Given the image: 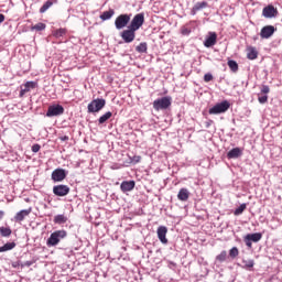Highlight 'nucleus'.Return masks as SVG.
Returning a JSON list of instances; mask_svg holds the SVG:
<instances>
[{"instance_id":"obj_44","label":"nucleus","mask_w":282,"mask_h":282,"mask_svg":"<svg viewBox=\"0 0 282 282\" xmlns=\"http://www.w3.org/2000/svg\"><path fill=\"white\" fill-rule=\"evenodd\" d=\"M59 140L62 142H67V140H69V137L68 135H64V137H61Z\"/></svg>"},{"instance_id":"obj_2","label":"nucleus","mask_w":282,"mask_h":282,"mask_svg":"<svg viewBox=\"0 0 282 282\" xmlns=\"http://www.w3.org/2000/svg\"><path fill=\"white\" fill-rule=\"evenodd\" d=\"M172 98L170 96H165L162 98H158L153 101V109L155 111H166L169 107H171Z\"/></svg>"},{"instance_id":"obj_27","label":"nucleus","mask_w":282,"mask_h":282,"mask_svg":"<svg viewBox=\"0 0 282 282\" xmlns=\"http://www.w3.org/2000/svg\"><path fill=\"white\" fill-rule=\"evenodd\" d=\"M46 28L47 25L45 23L39 22L37 24L31 26V32H43V30Z\"/></svg>"},{"instance_id":"obj_39","label":"nucleus","mask_w":282,"mask_h":282,"mask_svg":"<svg viewBox=\"0 0 282 282\" xmlns=\"http://www.w3.org/2000/svg\"><path fill=\"white\" fill-rule=\"evenodd\" d=\"M181 34H183V36H188L191 34V29L187 26H182Z\"/></svg>"},{"instance_id":"obj_22","label":"nucleus","mask_w":282,"mask_h":282,"mask_svg":"<svg viewBox=\"0 0 282 282\" xmlns=\"http://www.w3.org/2000/svg\"><path fill=\"white\" fill-rule=\"evenodd\" d=\"M116 14V11L113 9H110L108 11H104L102 14H100L101 21H109Z\"/></svg>"},{"instance_id":"obj_28","label":"nucleus","mask_w":282,"mask_h":282,"mask_svg":"<svg viewBox=\"0 0 282 282\" xmlns=\"http://www.w3.org/2000/svg\"><path fill=\"white\" fill-rule=\"evenodd\" d=\"M54 224H67V216L63 215V214H59V215H56L53 219Z\"/></svg>"},{"instance_id":"obj_9","label":"nucleus","mask_w":282,"mask_h":282,"mask_svg":"<svg viewBox=\"0 0 282 282\" xmlns=\"http://www.w3.org/2000/svg\"><path fill=\"white\" fill-rule=\"evenodd\" d=\"M141 25H144V13L135 14L130 23V28L137 32Z\"/></svg>"},{"instance_id":"obj_35","label":"nucleus","mask_w":282,"mask_h":282,"mask_svg":"<svg viewBox=\"0 0 282 282\" xmlns=\"http://www.w3.org/2000/svg\"><path fill=\"white\" fill-rule=\"evenodd\" d=\"M229 257H230V259H237L239 257V248L232 247L229 250Z\"/></svg>"},{"instance_id":"obj_38","label":"nucleus","mask_w":282,"mask_h":282,"mask_svg":"<svg viewBox=\"0 0 282 282\" xmlns=\"http://www.w3.org/2000/svg\"><path fill=\"white\" fill-rule=\"evenodd\" d=\"M258 102H260V105H265V102H268V95H259Z\"/></svg>"},{"instance_id":"obj_1","label":"nucleus","mask_w":282,"mask_h":282,"mask_svg":"<svg viewBox=\"0 0 282 282\" xmlns=\"http://www.w3.org/2000/svg\"><path fill=\"white\" fill-rule=\"evenodd\" d=\"M65 237H67V231L65 229L56 230L52 232L46 240V246L48 248H54V246H58V243H61V240L65 239Z\"/></svg>"},{"instance_id":"obj_13","label":"nucleus","mask_w":282,"mask_h":282,"mask_svg":"<svg viewBox=\"0 0 282 282\" xmlns=\"http://www.w3.org/2000/svg\"><path fill=\"white\" fill-rule=\"evenodd\" d=\"M276 14H279V11L272 4L264 7L262 10V17H264V19H274Z\"/></svg>"},{"instance_id":"obj_14","label":"nucleus","mask_w":282,"mask_h":282,"mask_svg":"<svg viewBox=\"0 0 282 282\" xmlns=\"http://www.w3.org/2000/svg\"><path fill=\"white\" fill-rule=\"evenodd\" d=\"M169 232V228L166 226H160L156 230L158 239L163 243V246H166L169 243V239L166 238V234Z\"/></svg>"},{"instance_id":"obj_25","label":"nucleus","mask_w":282,"mask_h":282,"mask_svg":"<svg viewBox=\"0 0 282 282\" xmlns=\"http://www.w3.org/2000/svg\"><path fill=\"white\" fill-rule=\"evenodd\" d=\"M259 56V53L257 52V48L250 47L247 53V58L249 61H256V58Z\"/></svg>"},{"instance_id":"obj_17","label":"nucleus","mask_w":282,"mask_h":282,"mask_svg":"<svg viewBox=\"0 0 282 282\" xmlns=\"http://www.w3.org/2000/svg\"><path fill=\"white\" fill-rule=\"evenodd\" d=\"M204 45L206 47H213V46L217 45V33L209 32L208 36L204 41Z\"/></svg>"},{"instance_id":"obj_42","label":"nucleus","mask_w":282,"mask_h":282,"mask_svg":"<svg viewBox=\"0 0 282 282\" xmlns=\"http://www.w3.org/2000/svg\"><path fill=\"white\" fill-rule=\"evenodd\" d=\"M141 160H142V156H140V155H134V156L131 159V162H132L133 164H138Z\"/></svg>"},{"instance_id":"obj_37","label":"nucleus","mask_w":282,"mask_h":282,"mask_svg":"<svg viewBox=\"0 0 282 282\" xmlns=\"http://www.w3.org/2000/svg\"><path fill=\"white\" fill-rule=\"evenodd\" d=\"M260 94L268 96V94H270V86L268 85H262L261 89H260Z\"/></svg>"},{"instance_id":"obj_26","label":"nucleus","mask_w":282,"mask_h":282,"mask_svg":"<svg viewBox=\"0 0 282 282\" xmlns=\"http://www.w3.org/2000/svg\"><path fill=\"white\" fill-rule=\"evenodd\" d=\"M147 50H149V45L147 44V42H141L135 47V52H138L139 54H147Z\"/></svg>"},{"instance_id":"obj_46","label":"nucleus","mask_w":282,"mask_h":282,"mask_svg":"<svg viewBox=\"0 0 282 282\" xmlns=\"http://www.w3.org/2000/svg\"><path fill=\"white\" fill-rule=\"evenodd\" d=\"M6 21V15L3 13H0V23H3Z\"/></svg>"},{"instance_id":"obj_11","label":"nucleus","mask_w":282,"mask_h":282,"mask_svg":"<svg viewBox=\"0 0 282 282\" xmlns=\"http://www.w3.org/2000/svg\"><path fill=\"white\" fill-rule=\"evenodd\" d=\"M66 177L67 171L61 167L55 169L51 174V180H53V182H63V180H65Z\"/></svg>"},{"instance_id":"obj_40","label":"nucleus","mask_w":282,"mask_h":282,"mask_svg":"<svg viewBox=\"0 0 282 282\" xmlns=\"http://www.w3.org/2000/svg\"><path fill=\"white\" fill-rule=\"evenodd\" d=\"M31 151L33 153H39L41 151V144H39V143L33 144L31 148Z\"/></svg>"},{"instance_id":"obj_43","label":"nucleus","mask_w":282,"mask_h":282,"mask_svg":"<svg viewBox=\"0 0 282 282\" xmlns=\"http://www.w3.org/2000/svg\"><path fill=\"white\" fill-rule=\"evenodd\" d=\"M214 121L212 119H208L207 121H205V127L206 129H210V127H213Z\"/></svg>"},{"instance_id":"obj_4","label":"nucleus","mask_w":282,"mask_h":282,"mask_svg":"<svg viewBox=\"0 0 282 282\" xmlns=\"http://www.w3.org/2000/svg\"><path fill=\"white\" fill-rule=\"evenodd\" d=\"M105 105H107V100L104 98L91 100L87 106L88 113H98V111H102V109H105Z\"/></svg>"},{"instance_id":"obj_8","label":"nucleus","mask_w":282,"mask_h":282,"mask_svg":"<svg viewBox=\"0 0 282 282\" xmlns=\"http://www.w3.org/2000/svg\"><path fill=\"white\" fill-rule=\"evenodd\" d=\"M135 30L131 29V26H129V29L123 30L121 32V39L124 43H133V41H135Z\"/></svg>"},{"instance_id":"obj_23","label":"nucleus","mask_w":282,"mask_h":282,"mask_svg":"<svg viewBox=\"0 0 282 282\" xmlns=\"http://www.w3.org/2000/svg\"><path fill=\"white\" fill-rule=\"evenodd\" d=\"M252 268H254V260H242V270H249V272H252Z\"/></svg>"},{"instance_id":"obj_45","label":"nucleus","mask_w":282,"mask_h":282,"mask_svg":"<svg viewBox=\"0 0 282 282\" xmlns=\"http://www.w3.org/2000/svg\"><path fill=\"white\" fill-rule=\"evenodd\" d=\"M33 263H34V262H32V261H25V262H24V265H25L26 268H30L31 265H33Z\"/></svg>"},{"instance_id":"obj_34","label":"nucleus","mask_w":282,"mask_h":282,"mask_svg":"<svg viewBox=\"0 0 282 282\" xmlns=\"http://www.w3.org/2000/svg\"><path fill=\"white\" fill-rule=\"evenodd\" d=\"M0 235L2 237H10V235H12V229H10V227H0Z\"/></svg>"},{"instance_id":"obj_31","label":"nucleus","mask_w":282,"mask_h":282,"mask_svg":"<svg viewBox=\"0 0 282 282\" xmlns=\"http://www.w3.org/2000/svg\"><path fill=\"white\" fill-rule=\"evenodd\" d=\"M226 259H228V252L226 250H223L218 256H216V261H218V263H224Z\"/></svg>"},{"instance_id":"obj_32","label":"nucleus","mask_w":282,"mask_h":282,"mask_svg":"<svg viewBox=\"0 0 282 282\" xmlns=\"http://www.w3.org/2000/svg\"><path fill=\"white\" fill-rule=\"evenodd\" d=\"M65 34H67L66 29H58L53 32V36H55V39H62V36H65Z\"/></svg>"},{"instance_id":"obj_7","label":"nucleus","mask_w":282,"mask_h":282,"mask_svg":"<svg viewBox=\"0 0 282 282\" xmlns=\"http://www.w3.org/2000/svg\"><path fill=\"white\" fill-rule=\"evenodd\" d=\"M263 235L261 232H256V234H248L245 237V243L247 248H252V242L253 243H259V240L262 239Z\"/></svg>"},{"instance_id":"obj_19","label":"nucleus","mask_w":282,"mask_h":282,"mask_svg":"<svg viewBox=\"0 0 282 282\" xmlns=\"http://www.w3.org/2000/svg\"><path fill=\"white\" fill-rule=\"evenodd\" d=\"M30 213H32V207H30L29 209H22L18 212L14 216V221H23V219H25L30 215Z\"/></svg>"},{"instance_id":"obj_36","label":"nucleus","mask_w":282,"mask_h":282,"mask_svg":"<svg viewBox=\"0 0 282 282\" xmlns=\"http://www.w3.org/2000/svg\"><path fill=\"white\" fill-rule=\"evenodd\" d=\"M246 203L241 204L239 207H237L234 212V215L239 216L242 215L243 210H246Z\"/></svg>"},{"instance_id":"obj_33","label":"nucleus","mask_w":282,"mask_h":282,"mask_svg":"<svg viewBox=\"0 0 282 282\" xmlns=\"http://www.w3.org/2000/svg\"><path fill=\"white\" fill-rule=\"evenodd\" d=\"M54 6V2H52L51 0L46 1L41 8H40V13L44 14V12H47V10H50V7Z\"/></svg>"},{"instance_id":"obj_47","label":"nucleus","mask_w":282,"mask_h":282,"mask_svg":"<svg viewBox=\"0 0 282 282\" xmlns=\"http://www.w3.org/2000/svg\"><path fill=\"white\" fill-rule=\"evenodd\" d=\"M6 215L3 210H0V219Z\"/></svg>"},{"instance_id":"obj_3","label":"nucleus","mask_w":282,"mask_h":282,"mask_svg":"<svg viewBox=\"0 0 282 282\" xmlns=\"http://www.w3.org/2000/svg\"><path fill=\"white\" fill-rule=\"evenodd\" d=\"M230 109V101L224 100L209 108L208 113L210 116H219V113H226Z\"/></svg>"},{"instance_id":"obj_29","label":"nucleus","mask_w":282,"mask_h":282,"mask_svg":"<svg viewBox=\"0 0 282 282\" xmlns=\"http://www.w3.org/2000/svg\"><path fill=\"white\" fill-rule=\"evenodd\" d=\"M111 116H113V113L111 111H107L101 117H99L98 123L99 124H105V122H107V120H109L111 118Z\"/></svg>"},{"instance_id":"obj_18","label":"nucleus","mask_w":282,"mask_h":282,"mask_svg":"<svg viewBox=\"0 0 282 282\" xmlns=\"http://www.w3.org/2000/svg\"><path fill=\"white\" fill-rule=\"evenodd\" d=\"M135 188V181H123L120 184V189L122 193H130V191H133Z\"/></svg>"},{"instance_id":"obj_24","label":"nucleus","mask_w":282,"mask_h":282,"mask_svg":"<svg viewBox=\"0 0 282 282\" xmlns=\"http://www.w3.org/2000/svg\"><path fill=\"white\" fill-rule=\"evenodd\" d=\"M14 248H17V242H7L0 247V252H8L10 250H14Z\"/></svg>"},{"instance_id":"obj_6","label":"nucleus","mask_w":282,"mask_h":282,"mask_svg":"<svg viewBox=\"0 0 282 282\" xmlns=\"http://www.w3.org/2000/svg\"><path fill=\"white\" fill-rule=\"evenodd\" d=\"M65 113V108L62 105H52L48 107L46 111V117L47 118H54L57 116H63Z\"/></svg>"},{"instance_id":"obj_41","label":"nucleus","mask_w":282,"mask_h":282,"mask_svg":"<svg viewBox=\"0 0 282 282\" xmlns=\"http://www.w3.org/2000/svg\"><path fill=\"white\" fill-rule=\"evenodd\" d=\"M204 80H205V83H210V80H213V74L206 73L204 75Z\"/></svg>"},{"instance_id":"obj_21","label":"nucleus","mask_w":282,"mask_h":282,"mask_svg":"<svg viewBox=\"0 0 282 282\" xmlns=\"http://www.w3.org/2000/svg\"><path fill=\"white\" fill-rule=\"evenodd\" d=\"M191 197V192H188L187 188H181L177 194V199L180 202H188V198Z\"/></svg>"},{"instance_id":"obj_5","label":"nucleus","mask_w":282,"mask_h":282,"mask_svg":"<svg viewBox=\"0 0 282 282\" xmlns=\"http://www.w3.org/2000/svg\"><path fill=\"white\" fill-rule=\"evenodd\" d=\"M131 21V14H120L115 20V26L116 30H123V28H127L129 25V22Z\"/></svg>"},{"instance_id":"obj_16","label":"nucleus","mask_w":282,"mask_h":282,"mask_svg":"<svg viewBox=\"0 0 282 282\" xmlns=\"http://www.w3.org/2000/svg\"><path fill=\"white\" fill-rule=\"evenodd\" d=\"M206 8H208V2L207 1L196 2L194 4V7L191 9L192 17H195V14L200 12V10H206Z\"/></svg>"},{"instance_id":"obj_12","label":"nucleus","mask_w":282,"mask_h":282,"mask_svg":"<svg viewBox=\"0 0 282 282\" xmlns=\"http://www.w3.org/2000/svg\"><path fill=\"white\" fill-rule=\"evenodd\" d=\"M53 194L56 197H66V195H69V187L67 185H55L53 186Z\"/></svg>"},{"instance_id":"obj_10","label":"nucleus","mask_w":282,"mask_h":282,"mask_svg":"<svg viewBox=\"0 0 282 282\" xmlns=\"http://www.w3.org/2000/svg\"><path fill=\"white\" fill-rule=\"evenodd\" d=\"M39 87V83L36 82H26L24 85L20 86V98H23L29 91H32V89H36Z\"/></svg>"},{"instance_id":"obj_15","label":"nucleus","mask_w":282,"mask_h":282,"mask_svg":"<svg viewBox=\"0 0 282 282\" xmlns=\"http://www.w3.org/2000/svg\"><path fill=\"white\" fill-rule=\"evenodd\" d=\"M274 32H276V29L274 26L267 25L261 29L260 36H261V39H270V36H272V34H274Z\"/></svg>"},{"instance_id":"obj_20","label":"nucleus","mask_w":282,"mask_h":282,"mask_svg":"<svg viewBox=\"0 0 282 282\" xmlns=\"http://www.w3.org/2000/svg\"><path fill=\"white\" fill-rule=\"evenodd\" d=\"M241 155H243V152L239 148H234L227 153L228 160H237Z\"/></svg>"},{"instance_id":"obj_30","label":"nucleus","mask_w":282,"mask_h":282,"mask_svg":"<svg viewBox=\"0 0 282 282\" xmlns=\"http://www.w3.org/2000/svg\"><path fill=\"white\" fill-rule=\"evenodd\" d=\"M227 65L231 72H239V64L235 59H229Z\"/></svg>"}]
</instances>
